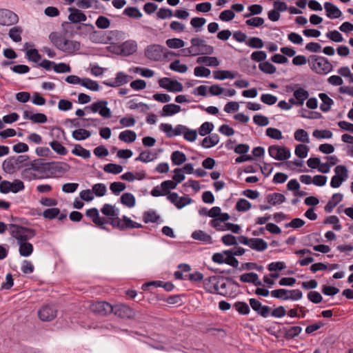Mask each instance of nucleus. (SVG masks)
Masks as SVG:
<instances>
[{
	"label": "nucleus",
	"instance_id": "f257e3e1",
	"mask_svg": "<svg viewBox=\"0 0 353 353\" xmlns=\"http://www.w3.org/2000/svg\"><path fill=\"white\" fill-rule=\"evenodd\" d=\"M34 171L43 174L52 170L61 172L65 170L63 165L68 166L66 163L60 162H46L43 159H38L30 163Z\"/></svg>",
	"mask_w": 353,
	"mask_h": 353
},
{
	"label": "nucleus",
	"instance_id": "f03ea898",
	"mask_svg": "<svg viewBox=\"0 0 353 353\" xmlns=\"http://www.w3.org/2000/svg\"><path fill=\"white\" fill-rule=\"evenodd\" d=\"M224 279L232 283L233 285L239 287V284L232 277L224 278L220 276H212L204 280L203 284L205 290L206 292L211 294H218L222 296H226V293L219 292L220 281L223 280Z\"/></svg>",
	"mask_w": 353,
	"mask_h": 353
},
{
	"label": "nucleus",
	"instance_id": "7ed1b4c3",
	"mask_svg": "<svg viewBox=\"0 0 353 353\" xmlns=\"http://www.w3.org/2000/svg\"><path fill=\"white\" fill-rule=\"evenodd\" d=\"M9 229L11 230V236L19 241V242L26 241L33 238L36 232L34 230L17 224H9Z\"/></svg>",
	"mask_w": 353,
	"mask_h": 353
},
{
	"label": "nucleus",
	"instance_id": "20e7f679",
	"mask_svg": "<svg viewBox=\"0 0 353 353\" xmlns=\"http://www.w3.org/2000/svg\"><path fill=\"white\" fill-rule=\"evenodd\" d=\"M312 67L318 74H326L332 70L333 66L328 59L324 57L310 55Z\"/></svg>",
	"mask_w": 353,
	"mask_h": 353
},
{
	"label": "nucleus",
	"instance_id": "39448f33",
	"mask_svg": "<svg viewBox=\"0 0 353 353\" xmlns=\"http://www.w3.org/2000/svg\"><path fill=\"white\" fill-rule=\"evenodd\" d=\"M110 221V224L112 226V228L119 229L120 230L143 228V225L141 223L131 220L129 217L125 215H123L121 219L119 217H112Z\"/></svg>",
	"mask_w": 353,
	"mask_h": 353
},
{
	"label": "nucleus",
	"instance_id": "423d86ee",
	"mask_svg": "<svg viewBox=\"0 0 353 353\" xmlns=\"http://www.w3.org/2000/svg\"><path fill=\"white\" fill-rule=\"evenodd\" d=\"M270 294L272 296L284 301L288 299L297 301L302 297V292L298 289L292 290L283 288L277 289L272 290Z\"/></svg>",
	"mask_w": 353,
	"mask_h": 353
},
{
	"label": "nucleus",
	"instance_id": "0eeeda50",
	"mask_svg": "<svg viewBox=\"0 0 353 353\" xmlns=\"http://www.w3.org/2000/svg\"><path fill=\"white\" fill-rule=\"evenodd\" d=\"M107 105V101L101 100L93 103L91 105L85 107V110L94 113L99 112L102 117L108 119L111 117L112 112L110 109L108 108Z\"/></svg>",
	"mask_w": 353,
	"mask_h": 353
},
{
	"label": "nucleus",
	"instance_id": "6e6552de",
	"mask_svg": "<svg viewBox=\"0 0 353 353\" xmlns=\"http://www.w3.org/2000/svg\"><path fill=\"white\" fill-rule=\"evenodd\" d=\"M85 215L88 217H90L92 222L98 227H99L101 230H106L108 232L110 231V230L105 227L104 225L105 223L110 224V220L112 219V217H101L99 216V210L96 208H92L90 209H88L85 212Z\"/></svg>",
	"mask_w": 353,
	"mask_h": 353
},
{
	"label": "nucleus",
	"instance_id": "1a4fd4ad",
	"mask_svg": "<svg viewBox=\"0 0 353 353\" xmlns=\"http://www.w3.org/2000/svg\"><path fill=\"white\" fill-rule=\"evenodd\" d=\"M193 47L198 48V51L194 53V56L198 54L211 55L214 53V48L208 45L205 40L199 37L192 38L190 41Z\"/></svg>",
	"mask_w": 353,
	"mask_h": 353
},
{
	"label": "nucleus",
	"instance_id": "9d476101",
	"mask_svg": "<svg viewBox=\"0 0 353 353\" xmlns=\"http://www.w3.org/2000/svg\"><path fill=\"white\" fill-rule=\"evenodd\" d=\"M268 152L271 157L279 161L287 160L290 157V151L288 148L276 145H270Z\"/></svg>",
	"mask_w": 353,
	"mask_h": 353
},
{
	"label": "nucleus",
	"instance_id": "9b49d317",
	"mask_svg": "<svg viewBox=\"0 0 353 353\" xmlns=\"http://www.w3.org/2000/svg\"><path fill=\"white\" fill-rule=\"evenodd\" d=\"M19 17L14 12L7 10H0V25L10 26L17 23Z\"/></svg>",
	"mask_w": 353,
	"mask_h": 353
},
{
	"label": "nucleus",
	"instance_id": "f8f14e48",
	"mask_svg": "<svg viewBox=\"0 0 353 353\" xmlns=\"http://www.w3.org/2000/svg\"><path fill=\"white\" fill-rule=\"evenodd\" d=\"M249 303L252 309L263 318H267L270 314L271 307L264 305L258 299L251 298L249 299Z\"/></svg>",
	"mask_w": 353,
	"mask_h": 353
},
{
	"label": "nucleus",
	"instance_id": "ddd939ff",
	"mask_svg": "<svg viewBox=\"0 0 353 353\" xmlns=\"http://www.w3.org/2000/svg\"><path fill=\"white\" fill-rule=\"evenodd\" d=\"M113 313L121 318L125 319H132L135 316L134 310L125 304H119L113 306Z\"/></svg>",
	"mask_w": 353,
	"mask_h": 353
},
{
	"label": "nucleus",
	"instance_id": "4468645a",
	"mask_svg": "<svg viewBox=\"0 0 353 353\" xmlns=\"http://www.w3.org/2000/svg\"><path fill=\"white\" fill-rule=\"evenodd\" d=\"M159 85L161 88L167 90L168 92H181L183 85L176 80H172L168 77H163L159 80Z\"/></svg>",
	"mask_w": 353,
	"mask_h": 353
},
{
	"label": "nucleus",
	"instance_id": "2eb2a0df",
	"mask_svg": "<svg viewBox=\"0 0 353 353\" xmlns=\"http://www.w3.org/2000/svg\"><path fill=\"white\" fill-rule=\"evenodd\" d=\"M90 309L94 313L102 316L111 314L114 310L113 306L106 301H99L93 303Z\"/></svg>",
	"mask_w": 353,
	"mask_h": 353
},
{
	"label": "nucleus",
	"instance_id": "dca6fc26",
	"mask_svg": "<svg viewBox=\"0 0 353 353\" xmlns=\"http://www.w3.org/2000/svg\"><path fill=\"white\" fill-rule=\"evenodd\" d=\"M39 319L42 321H51L57 315V310L54 305H43L38 312Z\"/></svg>",
	"mask_w": 353,
	"mask_h": 353
},
{
	"label": "nucleus",
	"instance_id": "f3484780",
	"mask_svg": "<svg viewBox=\"0 0 353 353\" xmlns=\"http://www.w3.org/2000/svg\"><path fill=\"white\" fill-rule=\"evenodd\" d=\"M165 50L166 49L161 45H151L147 47L145 54L150 60L159 61L161 59Z\"/></svg>",
	"mask_w": 353,
	"mask_h": 353
},
{
	"label": "nucleus",
	"instance_id": "a211bd4d",
	"mask_svg": "<svg viewBox=\"0 0 353 353\" xmlns=\"http://www.w3.org/2000/svg\"><path fill=\"white\" fill-rule=\"evenodd\" d=\"M132 79V76L128 75L123 72H119L117 73L114 81H105L103 83L109 87L116 88L128 83Z\"/></svg>",
	"mask_w": 353,
	"mask_h": 353
},
{
	"label": "nucleus",
	"instance_id": "6ab92c4d",
	"mask_svg": "<svg viewBox=\"0 0 353 353\" xmlns=\"http://www.w3.org/2000/svg\"><path fill=\"white\" fill-rule=\"evenodd\" d=\"M68 12H70L68 20L71 23H79L87 20L86 15L81 10L76 8H69Z\"/></svg>",
	"mask_w": 353,
	"mask_h": 353
},
{
	"label": "nucleus",
	"instance_id": "aec40b11",
	"mask_svg": "<svg viewBox=\"0 0 353 353\" xmlns=\"http://www.w3.org/2000/svg\"><path fill=\"white\" fill-rule=\"evenodd\" d=\"M310 168L317 169L319 172L326 174L330 170V167L326 163H321L319 157H310Z\"/></svg>",
	"mask_w": 353,
	"mask_h": 353
},
{
	"label": "nucleus",
	"instance_id": "412c9836",
	"mask_svg": "<svg viewBox=\"0 0 353 353\" xmlns=\"http://www.w3.org/2000/svg\"><path fill=\"white\" fill-rule=\"evenodd\" d=\"M324 8L327 17L330 19H337L341 17L342 15V12L332 3L325 2L324 3Z\"/></svg>",
	"mask_w": 353,
	"mask_h": 353
},
{
	"label": "nucleus",
	"instance_id": "4be33fe9",
	"mask_svg": "<svg viewBox=\"0 0 353 353\" xmlns=\"http://www.w3.org/2000/svg\"><path fill=\"white\" fill-rule=\"evenodd\" d=\"M80 48V42L66 39L65 42L63 43V48H61V50L68 54H72L74 52L79 50Z\"/></svg>",
	"mask_w": 353,
	"mask_h": 353
},
{
	"label": "nucleus",
	"instance_id": "5701e85b",
	"mask_svg": "<svg viewBox=\"0 0 353 353\" xmlns=\"http://www.w3.org/2000/svg\"><path fill=\"white\" fill-rule=\"evenodd\" d=\"M121 54L125 56L132 54L137 50V44L136 41L128 40L120 46Z\"/></svg>",
	"mask_w": 353,
	"mask_h": 353
},
{
	"label": "nucleus",
	"instance_id": "b1692460",
	"mask_svg": "<svg viewBox=\"0 0 353 353\" xmlns=\"http://www.w3.org/2000/svg\"><path fill=\"white\" fill-rule=\"evenodd\" d=\"M309 96V92L303 88L297 89L294 92V97L296 99V101L294 99H290V102L292 104L301 105L303 104L305 99Z\"/></svg>",
	"mask_w": 353,
	"mask_h": 353
},
{
	"label": "nucleus",
	"instance_id": "393cba45",
	"mask_svg": "<svg viewBox=\"0 0 353 353\" xmlns=\"http://www.w3.org/2000/svg\"><path fill=\"white\" fill-rule=\"evenodd\" d=\"M240 281L243 283H252L255 286L263 285L261 281L259 279L258 274L254 272H249L241 274L240 276Z\"/></svg>",
	"mask_w": 353,
	"mask_h": 353
},
{
	"label": "nucleus",
	"instance_id": "a878e982",
	"mask_svg": "<svg viewBox=\"0 0 353 353\" xmlns=\"http://www.w3.org/2000/svg\"><path fill=\"white\" fill-rule=\"evenodd\" d=\"M23 118L36 123H45L48 120L46 115L43 113L31 114L28 110L23 112Z\"/></svg>",
	"mask_w": 353,
	"mask_h": 353
},
{
	"label": "nucleus",
	"instance_id": "bb28decb",
	"mask_svg": "<svg viewBox=\"0 0 353 353\" xmlns=\"http://www.w3.org/2000/svg\"><path fill=\"white\" fill-rule=\"evenodd\" d=\"M181 111V106L174 103L165 105L161 112V117H170Z\"/></svg>",
	"mask_w": 353,
	"mask_h": 353
},
{
	"label": "nucleus",
	"instance_id": "cd10ccee",
	"mask_svg": "<svg viewBox=\"0 0 353 353\" xmlns=\"http://www.w3.org/2000/svg\"><path fill=\"white\" fill-rule=\"evenodd\" d=\"M343 198V195L341 193H335L332 195V198L329 200L325 206V211L330 213L333 209L339 204Z\"/></svg>",
	"mask_w": 353,
	"mask_h": 353
},
{
	"label": "nucleus",
	"instance_id": "c85d7f7f",
	"mask_svg": "<svg viewBox=\"0 0 353 353\" xmlns=\"http://www.w3.org/2000/svg\"><path fill=\"white\" fill-rule=\"evenodd\" d=\"M191 237L197 241L206 243L212 244L213 243L211 236L203 230H195L192 233Z\"/></svg>",
	"mask_w": 353,
	"mask_h": 353
},
{
	"label": "nucleus",
	"instance_id": "c756f323",
	"mask_svg": "<svg viewBox=\"0 0 353 353\" xmlns=\"http://www.w3.org/2000/svg\"><path fill=\"white\" fill-rule=\"evenodd\" d=\"M250 248L258 252H263L268 248V243L261 238H251Z\"/></svg>",
	"mask_w": 353,
	"mask_h": 353
},
{
	"label": "nucleus",
	"instance_id": "7c9ffc66",
	"mask_svg": "<svg viewBox=\"0 0 353 353\" xmlns=\"http://www.w3.org/2000/svg\"><path fill=\"white\" fill-rule=\"evenodd\" d=\"M219 137L217 134H211L208 137H205L202 142L201 146L205 148H210L218 144Z\"/></svg>",
	"mask_w": 353,
	"mask_h": 353
},
{
	"label": "nucleus",
	"instance_id": "2f4dec72",
	"mask_svg": "<svg viewBox=\"0 0 353 353\" xmlns=\"http://www.w3.org/2000/svg\"><path fill=\"white\" fill-rule=\"evenodd\" d=\"M265 199L268 203L276 205L285 202V197L283 194L275 192L268 194Z\"/></svg>",
	"mask_w": 353,
	"mask_h": 353
},
{
	"label": "nucleus",
	"instance_id": "473e14b6",
	"mask_svg": "<svg viewBox=\"0 0 353 353\" xmlns=\"http://www.w3.org/2000/svg\"><path fill=\"white\" fill-rule=\"evenodd\" d=\"M319 97L322 101V103L320 105L321 111L326 112H328L332 105L334 103V101L325 93H320Z\"/></svg>",
	"mask_w": 353,
	"mask_h": 353
},
{
	"label": "nucleus",
	"instance_id": "72a5a7b5",
	"mask_svg": "<svg viewBox=\"0 0 353 353\" xmlns=\"http://www.w3.org/2000/svg\"><path fill=\"white\" fill-rule=\"evenodd\" d=\"M49 39L51 42L59 50H61L63 48V43L65 41V38L63 37L61 34H59L56 32H52L49 35Z\"/></svg>",
	"mask_w": 353,
	"mask_h": 353
},
{
	"label": "nucleus",
	"instance_id": "f704fd0d",
	"mask_svg": "<svg viewBox=\"0 0 353 353\" xmlns=\"http://www.w3.org/2000/svg\"><path fill=\"white\" fill-rule=\"evenodd\" d=\"M101 212L103 214L110 217H119V210L115 208L114 205L108 203L103 205V208L101 209Z\"/></svg>",
	"mask_w": 353,
	"mask_h": 353
},
{
	"label": "nucleus",
	"instance_id": "c9c22d12",
	"mask_svg": "<svg viewBox=\"0 0 353 353\" xmlns=\"http://www.w3.org/2000/svg\"><path fill=\"white\" fill-rule=\"evenodd\" d=\"M160 219V216L153 210H150L143 212V221L145 223H157Z\"/></svg>",
	"mask_w": 353,
	"mask_h": 353
},
{
	"label": "nucleus",
	"instance_id": "e433bc0d",
	"mask_svg": "<svg viewBox=\"0 0 353 353\" xmlns=\"http://www.w3.org/2000/svg\"><path fill=\"white\" fill-rule=\"evenodd\" d=\"M119 139L125 143H132L136 140L137 134L132 130H126L119 134Z\"/></svg>",
	"mask_w": 353,
	"mask_h": 353
},
{
	"label": "nucleus",
	"instance_id": "4c0bfd02",
	"mask_svg": "<svg viewBox=\"0 0 353 353\" xmlns=\"http://www.w3.org/2000/svg\"><path fill=\"white\" fill-rule=\"evenodd\" d=\"M196 63H205L208 66H218L219 65V61L216 57H208V56H202L199 57L196 59Z\"/></svg>",
	"mask_w": 353,
	"mask_h": 353
},
{
	"label": "nucleus",
	"instance_id": "58836bf2",
	"mask_svg": "<svg viewBox=\"0 0 353 353\" xmlns=\"http://www.w3.org/2000/svg\"><path fill=\"white\" fill-rule=\"evenodd\" d=\"M171 160L174 165H180L186 161L187 158L183 152L176 150L172 153Z\"/></svg>",
	"mask_w": 353,
	"mask_h": 353
},
{
	"label": "nucleus",
	"instance_id": "ea45409f",
	"mask_svg": "<svg viewBox=\"0 0 353 353\" xmlns=\"http://www.w3.org/2000/svg\"><path fill=\"white\" fill-rule=\"evenodd\" d=\"M19 253L21 256L27 257L33 252V245L27 241L19 242Z\"/></svg>",
	"mask_w": 353,
	"mask_h": 353
},
{
	"label": "nucleus",
	"instance_id": "a19ab883",
	"mask_svg": "<svg viewBox=\"0 0 353 353\" xmlns=\"http://www.w3.org/2000/svg\"><path fill=\"white\" fill-rule=\"evenodd\" d=\"M15 157H10L8 159H6L2 164V168L4 172L6 173H12L15 170Z\"/></svg>",
	"mask_w": 353,
	"mask_h": 353
},
{
	"label": "nucleus",
	"instance_id": "79ce46f5",
	"mask_svg": "<svg viewBox=\"0 0 353 353\" xmlns=\"http://www.w3.org/2000/svg\"><path fill=\"white\" fill-rule=\"evenodd\" d=\"M22 32L23 28L21 26H14L10 29L8 35L13 41L20 42Z\"/></svg>",
	"mask_w": 353,
	"mask_h": 353
},
{
	"label": "nucleus",
	"instance_id": "37998d69",
	"mask_svg": "<svg viewBox=\"0 0 353 353\" xmlns=\"http://www.w3.org/2000/svg\"><path fill=\"white\" fill-rule=\"evenodd\" d=\"M121 203L128 207V208H132L135 205L136 200L134 195L129 192L123 193L121 198Z\"/></svg>",
	"mask_w": 353,
	"mask_h": 353
},
{
	"label": "nucleus",
	"instance_id": "c03bdc74",
	"mask_svg": "<svg viewBox=\"0 0 353 353\" xmlns=\"http://www.w3.org/2000/svg\"><path fill=\"white\" fill-rule=\"evenodd\" d=\"M323 223L333 225L332 229L335 231H340L342 228V225L340 223L339 218L335 215H331L327 216L323 221Z\"/></svg>",
	"mask_w": 353,
	"mask_h": 353
},
{
	"label": "nucleus",
	"instance_id": "a18cd8bd",
	"mask_svg": "<svg viewBox=\"0 0 353 353\" xmlns=\"http://www.w3.org/2000/svg\"><path fill=\"white\" fill-rule=\"evenodd\" d=\"M234 308L241 315H247L250 313V309L248 304L243 301H237L233 305Z\"/></svg>",
	"mask_w": 353,
	"mask_h": 353
},
{
	"label": "nucleus",
	"instance_id": "49530a36",
	"mask_svg": "<svg viewBox=\"0 0 353 353\" xmlns=\"http://www.w3.org/2000/svg\"><path fill=\"white\" fill-rule=\"evenodd\" d=\"M157 158L156 153H152L150 151H143L141 152L138 157L135 159V161H141L143 163H148L150 161H153Z\"/></svg>",
	"mask_w": 353,
	"mask_h": 353
},
{
	"label": "nucleus",
	"instance_id": "de8ad7c7",
	"mask_svg": "<svg viewBox=\"0 0 353 353\" xmlns=\"http://www.w3.org/2000/svg\"><path fill=\"white\" fill-rule=\"evenodd\" d=\"M90 136V132L85 129H77L72 132L73 139L77 141L86 139L89 138Z\"/></svg>",
	"mask_w": 353,
	"mask_h": 353
},
{
	"label": "nucleus",
	"instance_id": "09e8293b",
	"mask_svg": "<svg viewBox=\"0 0 353 353\" xmlns=\"http://www.w3.org/2000/svg\"><path fill=\"white\" fill-rule=\"evenodd\" d=\"M72 153L83 159H88L91 155L90 150L85 149L81 145H76L72 149Z\"/></svg>",
	"mask_w": 353,
	"mask_h": 353
},
{
	"label": "nucleus",
	"instance_id": "8fccbe9b",
	"mask_svg": "<svg viewBox=\"0 0 353 353\" xmlns=\"http://www.w3.org/2000/svg\"><path fill=\"white\" fill-rule=\"evenodd\" d=\"M215 79L224 80L225 79H234L235 75L229 70H216L213 72Z\"/></svg>",
	"mask_w": 353,
	"mask_h": 353
},
{
	"label": "nucleus",
	"instance_id": "3c124183",
	"mask_svg": "<svg viewBox=\"0 0 353 353\" xmlns=\"http://www.w3.org/2000/svg\"><path fill=\"white\" fill-rule=\"evenodd\" d=\"M128 108L130 110H135L139 108L141 112H146L149 109L150 107L148 104L140 102V103H136L134 100H130L128 103Z\"/></svg>",
	"mask_w": 353,
	"mask_h": 353
},
{
	"label": "nucleus",
	"instance_id": "603ef678",
	"mask_svg": "<svg viewBox=\"0 0 353 353\" xmlns=\"http://www.w3.org/2000/svg\"><path fill=\"white\" fill-rule=\"evenodd\" d=\"M259 68L263 72L269 74H274L276 70V67L268 61H263L260 63L259 65Z\"/></svg>",
	"mask_w": 353,
	"mask_h": 353
},
{
	"label": "nucleus",
	"instance_id": "864d4df0",
	"mask_svg": "<svg viewBox=\"0 0 353 353\" xmlns=\"http://www.w3.org/2000/svg\"><path fill=\"white\" fill-rule=\"evenodd\" d=\"M103 170L107 173L118 174L122 172L123 167L115 163H108L104 165Z\"/></svg>",
	"mask_w": 353,
	"mask_h": 353
},
{
	"label": "nucleus",
	"instance_id": "5fc2aeb1",
	"mask_svg": "<svg viewBox=\"0 0 353 353\" xmlns=\"http://www.w3.org/2000/svg\"><path fill=\"white\" fill-rule=\"evenodd\" d=\"M81 85L92 91H97L99 89V83L88 78L82 79Z\"/></svg>",
	"mask_w": 353,
	"mask_h": 353
},
{
	"label": "nucleus",
	"instance_id": "6e6d98bb",
	"mask_svg": "<svg viewBox=\"0 0 353 353\" xmlns=\"http://www.w3.org/2000/svg\"><path fill=\"white\" fill-rule=\"evenodd\" d=\"M33 169L30 168H25L21 172V176L23 180L31 181L32 179H40L36 174L32 172Z\"/></svg>",
	"mask_w": 353,
	"mask_h": 353
},
{
	"label": "nucleus",
	"instance_id": "4d7b16f0",
	"mask_svg": "<svg viewBox=\"0 0 353 353\" xmlns=\"http://www.w3.org/2000/svg\"><path fill=\"white\" fill-rule=\"evenodd\" d=\"M312 135L317 139H330L332 137V132L329 130H315L312 132Z\"/></svg>",
	"mask_w": 353,
	"mask_h": 353
},
{
	"label": "nucleus",
	"instance_id": "13d9d810",
	"mask_svg": "<svg viewBox=\"0 0 353 353\" xmlns=\"http://www.w3.org/2000/svg\"><path fill=\"white\" fill-rule=\"evenodd\" d=\"M246 45L252 48H262L264 46V43L259 37H251L245 42Z\"/></svg>",
	"mask_w": 353,
	"mask_h": 353
},
{
	"label": "nucleus",
	"instance_id": "bf43d9fd",
	"mask_svg": "<svg viewBox=\"0 0 353 353\" xmlns=\"http://www.w3.org/2000/svg\"><path fill=\"white\" fill-rule=\"evenodd\" d=\"M235 208L239 212H245L252 208V204L245 199H239L236 202Z\"/></svg>",
	"mask_w": 353,
	"mask_h": 353
},
{
	"label": "nucleus",
	"instance_id": "052dcab7",
	"mask_svg": "<svg viewBox=\"0 0 353 353\" xmlns=\"http://www.w3.org/2000/svg\"><path fill=\"white\" fill-rule=\"evenodd\" d=\"M165 43L168 47L173 49L181 48L185 46V42L182 39L178 38L168 39L166 40Z\"/></svg>",
	"mask_w": 353,
	"mask_h": 353
},
{
	"label": "nucleus",
	"instance_id": "680f3d73",
	"mask_svg": "<svg viewBox=\"0 0 353 353\" xmlns=\"http://www.w3.org/2000/svg\"><path fill=\"white\" fill-rule=\"evenodd\" d=\"M92 191L98 197L104 196L107 192L106 186L104 183H96L92 186Z\"/></svg>",
	"mask_w": 353,
	"mask_h": 353
},
{
	"label": "nucleus",
	"instance_id": "e2e57ef3",
	"mask_svg": "<svg viewBox=\"0 0 353 353\" xmlns=\"http://www.w3.org/2000/svg\"><path fill=\"white\" fill-rule=\"evenodd\" d=\"M50 145L55 152L60 155H65L68 153L67 149L58 141H52L50 142Z\"/></svg>",
	"mask_w": 353,
	"mask_h": 353
},
{
	"label": "nucleus",
	"instance_id": "0e129e2a",
	"mask_svg": "<svg viewBox=\"0 0 353 353\" xmlns=\"http://www.w3.org/2000/svg\"><path fill=\"white\" fill-rule=\"evenodd\" d=\"M61 26L66 34H68L70 37H73L75 34L81 35L83 32H77L74 30L73 27L71 25V23L68 21H63L61 24Z\"/></svg>",
	"mask_w": 353,
	"mask_h": 353
},
{
	"label": "nucleus",
	"instance_id": "69168bd1",
	"mask_svg": "<svg viewBox=\"0 0 353 353\" xmlns=\"http://www.w3.org/2000/svg\"><path fill=\"white\" fill-rule=\"evenodd\" d=\"M60 214V210L57 208H48L43 212V216L47 219H54Z\"/></svg>",
	"mask_w": 353,
	"mask_h": 353
},
{
	"label": "nucleus",
	"instance_id": "338daca9",
	"mask_svg": "<svg viewBox=\"0 0 353 353\" xmlns=\"http://www.w3.org/2000/svg\"><path fill=\"white\" fill-rule=\"evenodd\" d=\"M301 328L299 326H293L288 330H285L284 337L286 339H291L299 335L301 332Z\"/></svg>",
	"mask_w": 353,
	"mask_h": 353
},
{
	"label": "nucleus",
	"instance_id": "774afa93",
	"mask_svg": "<svg viewBox=\"0 0 353 353\" xmlns=\"http://www.w3.org/2000/svg\"><path fill=\"white\" fill-rule=\"evenodd\" d=\"M170 69L180 73H184L188 70V66L185 64H180V61L176 59L170 63Z\"/></svg>",
	"mask_w": 353,
	"mask_h": 353
}]
</instances>
